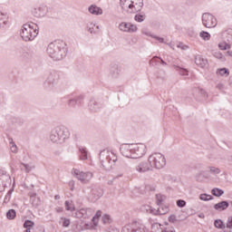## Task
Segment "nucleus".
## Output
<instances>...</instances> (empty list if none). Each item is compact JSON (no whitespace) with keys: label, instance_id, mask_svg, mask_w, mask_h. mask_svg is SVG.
Here are the masks:
<instances>
[{"label":"nucleus","instance_id":"15","mask_svg":"<svg viewBox=\"0 0 232 232\" xmlns=\"http://www.w3.org/2000/svg\"><path fill=\"white\" fill-rule=\"evenodd\" d=\"M131 14H139L144 8V0H132Z\"/></svg>","mask_w":232,"mask_h":232},{"label":"nucleus","instance_id":"9","mask_svg":"<svg viewBox=\"0 0 232 232\" xmlns=\"http://www.w3.org/2000/svg\"><path fill=\"white\" fill-rule=\"evenodd\" d=\"M121 232H144L142 225L137 221H133L130 224L125 225L122 227Z\"/></svg>","mask_w":232,"mask_h":232},{"label":"nucleus","instance_id":"32","mask_svg":"<svg viewBox=\"0 0 232 232\" xmlns=\"http://www.w3.org/2000/svg\"><path fill=\"white\" fill-rule=\"evenodd\" d=\"M80 160H88V150L84 147H79Z\"/></svg>","mask_w":232,"mask_h":232},{"label":"nucleus","instance_id":"19","mask_svg":"<svg viewBox=\"0 0 232 232\" xmlns=\"http://www.w3.org/2000/svg\"><path fill=\"white\" fill-rule=\"evenodd\" d=\"M213 208L216 211H219V212L226 211V209L229 208V201L227 200L219 201L218 203H216Z\"/></svg>","mask_w":232,"mask_h":232},{"label":"nucleus","instance_id":"27","mask_svg":"<svg viewBox=\"0 0 232 232\" xmlns=\"http://www.w3.org/2000/svg\"><path fill=\"white\" fill-rule=\"evenodd\" d=\"M134 21H136V23H144V21H146V13H136V14L134 15Z\"/></svg>","mask_w":232,"mask_h":232},{"label":"nucleus","instance_id":"10","mask_svg":"<svg viewBox=\"0 0 232 232\" xmlns=\"http://www.w3.org/2000/svg\"><path fill=\"white\" fill-rule=\"evenodd\" d=\"M84 101V95H78L73 98H69L67 101V105L69 108H75L76 106H81Z\"/></svg>","mask_w":232,"mask_h":232},{"label":"nucleus","instance_id":"3","mask_svg":"<svg viewBox=\"0 0 232 232\" xmlns=\"http://www.w3.org/2000/svg\"><path fill=\"white\" fill-rule=\"evenodd\" d=\"M70 139V130L64 125L57 126L51 130L50 140L56 144H63Z\"/></svg>","mask_w":232,"mask_h":232},{"label":"nucleus","instance_id":"48","mask_svg":"<svg viewBox=\"0 0 232 232\" xmlns=\"http://www.w3.org/2000/svg\"><path fill=\"white\" fill-rule=\"evenodd\" d=\"M88 209L89 208H80L78 210V213H80V218H86V217H88V215L86 213H88Z\"/></svg>","mask_w":232,"mask_h":232},{"label":"nucleus","instance_id":"13","mask_svg":"<svg viewBox=\"0 0 232 232\" xmlns=\"http://www.w3.org/2000/svg\"><path fill=\"white\" fill-rule=\"evenodd\" d=\"M137 171L139 173H146L148 171H153L151 164L148 163V161H141L136 167Z\"/></svg>","mask_w":232,"mask_h":232},{"label":"nucleus","instance_id":"16","mask_svg":"<svg viewBox=\"0 0 232 232\" xmlns=\"http://www.w3.org/2000/svg\"><path fill=\"white\" fill-rule=\"evenodd\" d=\"M55 82L54 74L50 72L44 82V87L45 90H52L53 88V83Z\"/></svg>","mask_w":232,"mask_h":232},{"label":"nucleus","instance_id":"64","mask_svg":"<svg viewBox=\"0 0 232 232\" xmlns=\"http://www.w3.org/2000/svg\"><path fill=\"white\" fill-rule=\"evenodd\" d=\"M72 217L74 218H81V214L79 213V210H77L76 212L72 213Z\"/></svg>","mask_w":232,"mask_h":232},{"label":"nucleus","instance_id":"50","mask_svg":"<svg viewBox=\"0 0 232 232\" xmlns=\"http://www.w3.org/2000/svg\"><path fill=\"white\" fill-rule=\"evenodd\" d=\"M156 78L157 79H160V81H164V79H166V72L164 71H160L157 74H156Z\"/></svg>","mask_w":232,"mask_h":232},{"label":"nucleus","instance_id":"36","mask_svg":"<svg viewBox=\"0 0 232 232\" xmlns=\"http://www.w3.org/2000/svg\"><path fill=\"white\" fill-rule=\"evenodd\" d=\"M215 198L212 195L208 193H203L199 195V199L203 200V202H209V200H213Z\"/></svg>","mask_w":232,"mask_h":232},{"label":"nucleus","instance_id":"1","mask_svg":"<svg viewBox=\"0 0 232 232\" xmlns=\"http://www.w3.org/2000/svg\"><path fill=\"white\" fill-rule=\"evenodd\" d=\"M47 53L53 61H63L68 55V45L63 40L54 41L47 46Z\"/></svg>","mask_w":232,"mask_h":232},{"label":"nucleus","instance_id":"35","mask_svg":"<svg viewBox=\"0 0 232 232\" xmlns=\"http://www.w3.org/2000/svg\"><path fill=\"white\" fill-rule=\"evenodd\" d=\"M211 194L214 197L220 198V197H222V195H224V189L218 188H214L211 189Z\"/></svg>","mask_w":232,"mask_h":232},{"label":"nucleus","instance_id":"17","mask_svg":"<svg viewBox=\"0 0 232 232\" xmlns=\"http://www.w3.org/2000/svg\"><path fill=\"white\" fill-rule=\"evenodd\" d=\"M169 208L168 206L160 205V208L158 209L150 208V213L151 215H166V213H169Z\"/></svg>","mask_w":232,"mask_h":232},{"label":"nucleus","instance_id":"54","mask_svg":"<svg viewBox=\"0 0 232 232\" xmlns=\"http://www.w3.org/2000/svg\"><path fill=\"white\" fill-rule=\"evenodd\" d=\"M210 172L214 175H218L220 173V169L217 167H209Z\"/></svg>","mask_w":232,"mask_h":232},{"label":"nucleus","instance_id":"4","mask_svg":"<svg viewBox=\"0 0 232 232\" xmlns=\"http://www.w3.org/2000/svg\"><path fill=\"white\" fill-rule=\"evenodd\" d=\"M100 162L106 171H110L113 169V166H115V162H117L118 158L117 155L113 152H110L108 149H104L100 151Z\"/></svg>","mask_w":232,"mask_h":232},{"label":"nucleus","instance_id":"47","mask_svg":"<svg viewBox=\"0 0 232 232\" xmlns=\"http://www.w3.org/2000/svg\"><path fill=\"white\" fill-rule=\"evenodd\" d=\"M102 221L103 224H111V217L108 214H104L102 218Z\"/></svg>","mask_w":232,"mask_h":232},{"label":"nucleus","instance_id":"57","mask_svg":"<svg viewBox=\"0 0 232 232\" xmlns=\"http://www.w3.org/2000/svg\"><path fill=\"white\" fill-rule=\"evenodd\" d=\"M227 229H232V216L228 217V218H227Z\"/></svg>","mask_w":232,"mask_h":232},{"label":"nucleus","instance_id":"28","mask_svg":"<svg viewBox=\"0 0 232 232\" xmlns=\"http://www.w3.org/2000/svg\"><path fill=\"white\" fill-rule=\"evenodd\" d=\"M174 70L176 72H179V75L188 76L189 75V71L184 67H180L179 65H173Z\"/></svg>","mask_w":232,"mask_h":232},{"label":"nucleus","instance_id":"49","mask_svg":"<svg viewBox=\"0 0 232 232\" xmlns=\"http://www.w3.org/2000/svg\"><path fill=\"white\" fill-rule=\"evenodd\" d=\"M61 220L63 221V227H70V225L72 224L70 218H61Z\"/></svg>","mask_w":232,"mask_h":232},{"label":"nucleus","instance_id":"7","mask_svg":"<svg viewBox=\"0 0 232 232\" xmlns=\"http://www.w3.org/2000/svg\"><path fill=\"white\" fill-rule=\"evenodd\" d=\"M72 173L76 177V179H78V180H81V182H82V184H88L93 177V173L82 171L81 172V170L77 169H73Z\"/></svg>","mask_w":232,"mask_h":232},{"label":"nucleus","instance_id":"61","mask_svg":"<svg viewBox=\"0 0 232 232\" xmlns=\"http://www.w3.org/2000/svg\"><path fill=\"white\" fill-rule=\"evenodd\" d=\"M161 232H177V231H175V228L173 227H169L163 229Z\"/></svg>","mask_w":232,"mask_h":232},{"label":"nucleus","instance_id":"44","mask_svg":"<svg viewBox=\"0 0 232 232\" xmlns=\"http://www.w3.org/2000/svg\"><path fill=\"white\" fill-rule=\"evenodd\" d=\"M212 55L216 57V59H219V61H226V57H224V54L218 51H212Z\"/></svg>","mask_w":232,"mask_h":232},{"label":"nucleus","instance_id":"20","mask_svg":"<svg viewBox=\"0 0 232 232\" xmlns=\"http://www.w3.org/2000/svg\"><path fill=\"white\" fill-rule=\"evenodd\" d=\"M101 108H102V105L99 102H97V101H95V99H91L90 102H89V110L92 112V113H97V111H99L101 110Z\"/></svg>","mask_w":232,"mask_h":232},{"label":"nucleus","instance_id":"62","mask_svg":"<svg viewBox=\"0 0 232 232\" xmlns=\"http://www.w3.org/2000/svg\"><path fill=\"white\" fill-rule=\"evenodd\" d=\"M94 26H95V24H91V26L87 25V30H88V32H90V34H93Z\"/></svg>","mask_w":232,"mask_h":232},{"label":"nucleus","instance_id":"59","mask_svg":"<svg viewBox=\"0 0 232 232\" xmlns=\"http://www.w3.org/2000/svg\"><path fill=\"white\" fill-rule=\"evenodd\" d=\"M11 151L12 153H17V145L15 143H12Z\"/></svg>","mask_w":232,"mask_h":232},{"label":"nucleus","instance_id":"25","mask_svg":"<svg viewBox=\"0 0 232 232\" xmlns=\"http://www.w3.org/2000/svg\"><path fill=\"white\" fill-rule=\"evenodd\" d=\"M150 64L151 66H159L161 64L162 66H168V63L161 57H154L150 61Z\"/></svg>","mask_w":232,"mask_h":232},{"label":"nucleus","instance_id":"6","mask_svg":"<svg viewBox=\"0 0 232 232\" xmlns=\"http://www.w3.org/2000/svg\"><path fill=\"white\" fill-rule=\"evenodd\" d=\"M149 164L151 168H156V169H162L166 166V157L161 153L155 152L149 156L148 159Z\"/></svg>","mask_w":232,"mask_h":232},{"label":"nucleus","instance_id":"41","mask_svg":"<svg viewBox=\"0 0 232 232\" xmlns=\"http://www.w3.org/2000/svg\"><path fill=\"white\" fill-rule=\"evenodd\" d=\"M14 188L13 187L8 190L7 194L4 198V204H8L10 202V198H12V193H14Z\"/></svg>","mask_w":232,"mask_h":232},{"label":"nucleus","instance_id":"12","mask_svg":"<svg viewBox=\"0 0 232 232\" xmlns=\"http://www.w3.org/2000/svg\"><path fill=\"white\" fill-rule=\"evenodd\" d=\"M102 195H104V192L102 191V188H92L91 190V202L95 203L99 200V198H101V197H102Z\"/></svg>","mask_w":232,"mask_h":232},{"label":"nucleus","instance_id":"33","mask_svg":"<svg viewBox=\"0 0 232 232\" xmlns=\"http://www.w3.org/2000/svg\"><path fill=\"white\" fill-rule=\"evenodd\" d=\"M230 42H226V41H223V42H220L218 46L219 48V50H223V51H226V50H231V44H229Z\"/></svg>","mask_w":232,"mask_h":232},{"label":"nucleus","instance_id":"52","mask_svg":"<svg viewBox=\"0 0 232 232\" xmlns=\"http://www.w3.org/2000/svg\"><path fill=\"white\" fill-rule=\"evenodd\" d=\"M169 222L170 224H175V222H178L179 219H177V216L175 214H171L169 217Z\"/></svg>","mask_w":232,"mask_h":232},{"label":"nucleus","instance_id":"51","mask_svg":"<svg viewBox=\"0 0 232 232\" xmlns=\"http://www.w3.org/2000/svg\"><path fill=\"white\" fill-rule=\"evenodd\" d=\"M186 200L184 199H178L176 201V205L178 206V208H186Z\"/></svg>","mask_w":232,"mask_h":232},{"label":"nucleus","instance_id":"60","mask_svg":"<svg viewBox=\"0 0 232 232\" xmlns=\"http://www.w3.org/2000/svg\"><path fill=\"white\" fill-rule=\"evenodd\" d=\"M156 198L158 206H162V202H164V199H162V198H159V195H156Z\"/></svg>","mask_w":232,"mask_h":232},{"label":"nucleus","instance_id":"34","mask_svg":"<svg viewBox=\"0 0 232 232\" xmlns=\"http://www.w3.org/2000/svg\"><path fill=\"white\" fill-rule=\"evenodd\" d=\"M214 226L217 227V229H226V223L222 219H216L214 221Z\"/></svg>","mask_w":232,"mask_h":232},{"label":"nucleus","instance_id":"22","mask_svg":"<svg viewBox=\"0 0 232 232\" xmlns=\"http://www.w3.org/2000/svg\"><path fill=\"white\" fill-rule=\"evenodd\" d=\"M195 63L197 66H199V68H206V65L208 64V59H205L202 57V55L198 54L195 57Z\"/></svg>","mask_w":232,"mask_h":232},{"label":"nucleus","instance_id":"26","mask_svg":"<svg viewBox=\"0 0 232 232\" xmlns=\"http://www.w3.org/2000/svg\"><path fill=\"white\" fill-rule=\"evenodd\" d=\"M8 24V14L0 13V28H5Z\"/></svg>","mask_w":232,"mask_h":232},{"label":"nucleus","instance_id":"38","mask_svg":"<svg viewBox=\"0 0 232 232\" xmlns=\"http://www.w3.org/2000/svg\"><path fill=\"white\" fill-rule=\"evenodd\" d=\"M17 213L15 212V209L11 208L6 212V218L8 220H14L16 217Z\"/></svg>","mask_w":232,"mask_h":232},{"label":"nucleus","instance_id":"37","mask_svg":"<svg viewBox=\"0 0 232 232\" xmlns=\"http://www.w3.org/2000/svg\"><path fill=\"white\" fill-rule=\"evenodd\" d=\"M66 211H75V205L72 201L66 200L64 202Z\"/></svg>","mask_w":232,"mask_h":232},{"label":"nucleus","instance_id":"42","mask_svg":"<svg viewBox=\"0 0 232 232\" xmlns=\"http://www.w3.org/2000/svg\"><path fill=\"white\" fill-rule=\"evenodd\" d=\"M224 37H226L227 43H232V29H227L223 33Z\"/></svg>","mask_w":232,"mask_h":232},{"label":"nucleus","instance_id":"21","mask_svg":"<svg viewBox=\"0 0 232 232\" xmlns=\"http://www.w3.org/2000/svg\"><path fill=\"white\" fill-rule=\"evenodd\" d=\"M0 180L2 182V188L3 189L0 191H5L8 186L12 185V178L10 177L9 174L4 175L3 177L0 178Z\"/></svg>","mask_w":232,"mask_h":232},{"label":"nucleus","instance_id":"53","mask_svg":"<svg viewBox=\"0 0 232 232\" xmlns=\"http://www.w3.org/2000/svg\"><path fill=\"white\" fill-rule=\"evenodd\" d=\"M203 179H204V171H200L196 175V180H198V182H201V180Z\"/></svg>","mask_w":232,"mask_h":232},{"label":"nucleus","instance_id":"55","mask_svg":"<svg viewBox=\"0 0 232 232\" xmlns=\"http://www.w3.org/2000/svg\"><path fill=\"white\" fill-rule=\"evenodd\" d=\"M121 169H122V171H128V169H130V166H128L126 162L121 161Z\"/></svg>","mask_w":232,"mask_h":232},{"label":"nucleus","instance_id":"43","mask_svg":"<svg viewBox=\"0 0 232 232\" xmlns=\"http://www.w3.org/2000/svg\"><path fill=\"white\" fill-rule=\"evenodd\" d=\"M199 36L201 37V39H203V41H209L211 39V34L206 31H201L199 33Z\"/></svg>","mask_w":232,"mask_h":232},{"label":"nucleus","instance_id":"45","mask_svg":"<svg viewBox=\"0 0 232 232\" xmlns=\"http://www.w3.org/2000/svg\"><path fill=\"white\" fill-rule=\"evenodd\" d=\"M146 35H148L149 37H152V39H156V41H159V43L164 44V37L151 34V33H146Z\"/></svg>","mask_w":232,"mask_h":232},{"label":"nucleus","instance_id":"58","mask_svg":"<svg viewBox=\"0 0 232 232\" xmlns=\"http://www.w3.org/2000/svg\"><path fill=\"white\" fill-rule=\"evenodd\" d=\"M28 24L29 28H32L33 30L34 29L39 30V25H37V24L31 23V24Z\"/></svg>","mask_w":232,"mask_h":232},{"label":"nucleus","instance_id":"39","mask_svg":"<svg viewBox=\"0 0 232 232\" xmlns=\"http://www.w3.org/2000/svg\"><path fill=\"white\" fill-rule=\"evenodd\" d=\"M119 29L121 30V32H127L128 33V30H130V23L121 22L119 24Z\"/></svg>","mask_w":232,"mask_h":232},{"label":"nucleus","instance_id":"11","mask_svg":"<svg viewBox=\"0 0 232 232\" xmlns=\"http://www.w3.org/2000/svg\"><path fill=\"white\" fill-rule=\"evenodd\" d=\"M16 55L20 59V61H24V63L28 62L29 59H32V53L24 48L16 49Z\"/></svg>","mask_w":232,"mask_h":232},{"label":"nucleus","instance_id":"63","mask_svg":"<svg viewBox=\"0 0 232 232\" xmlns=\"http://www.w3.org/2000/svg\"><path fill=\"white\" fill-rule=\"evenodd\" d=\"M199 93L204 97V99L208 97V92H206V91H204L203 89L199 91Z\"/></svg>","mask_w":232,"mask_h":232},{"label":"nucleus","instance_id":"2","mask_svg":"<svg viewBox=\"0 0 232 232\" xmlns=\"http://www.w3.org/2000/svg\"><path fill=\"white\" fill-rule=\"evenodd\" d=\"M120 151L127 159H140L146 155V145L142 143L123 144L121 145Z\"/></svg>","mask_w":232,"mask_h":232},{"label":"nucleus","instance_id":"5","mask_svg":"<svg viewBox=\"0 0 232 232\" xmlns=\"http://www.w3.org/2000/svg\"><path fill=\"white\" fill-rule=\"evenodd\" d=\"M39 34V29H32L28 24H24L21 28L20 35L25 43L34 41Z\"/></svg>","mask_w":232,"mask_h":232},{"label":"nucleus","instance_id":"30","mask_svg":"<svg viewBox=\"0 0 232 232\" xmlns=\"http://www.w3.org/2000/svg\"><path fill=\"white\" fill-rule=\"evenodd\" d=\"M150 223L151 224V232H162V225L160 223H153L151 219H150Z\"/></svg>","mask_w":232,"mask_h":232},{"label":"nucleus","instance_id":"40","mask_svg":"<svg viewBox=\"0 0 232 232\" xmlns=\"http://www.w3.org/2000/svg\"><path fill=\"white\" fill-rule=\"evenodd\" d=\"M217 74L218 75H221V77H224V75L226 77H227V75H229V69L227 68H220L217 70Z\"/></svg>","mask_w":232,"mask_h":232},{"label":"nucleus","instance_id":"46","mask_svg":"<svg viewBox=\"0 0 232 232\" xmlns=\"http://www.w3.org/2000/svg\"><path fill=\"white\" fill-rule=\"evenodd\" d=\"M137 30H139V27H137L136 24L129 23L128 34H135V32H137Z\"/></svg>","mask_w":232,"mask_h":232},{"label":"nucleus","instance_id":"29","mask_svg":"<svg viewBox=\"0 0 232 232\" xmlns=\"http://www.w3.org/2000/svg\"><path fill=\"white\" fill-rule=\"evenodd\" d=\"M102 217V210H97L95 215L92 218V222H93V227H97L99 226V218Z\"/></svg>","mask_w":232,"mask_h":232},{"label":"nucleus","instance_id":"14","mask_svg":"<svg viewBox=\"0 0 232 232\" xmlns=\"http://www.w3.org/2000/svg\"><path fill=\"white\" fill-rule=\"evenodd\" d=\"M32 14L34 17H44L48 14V7L46 5H41L32 10Z\"/></svg>","mask_w":232,"mask_h":232},{"label":"nucleus","instance_id":"24","mask_svg":"<svg viewBox=\"0 0 232 232\" xmlns=\"http://www.w3.org/2000/svg\"><path fill=\"white\" fill-rule=\"evenodd\" d=\"M88 11L92 15H102V8H101L95 5H91L88 8Z\"/></svg>","mask_w":232,"mask_h":232},{"label":"nucleus","instance_id":"8","mask_svg":"<svg viewBox=\"0 0 232 232\" xmlns=\"http://www.w3.org/2000/svg\"><path fill=\"white\" fill-rule=\"evenodd\" d=\"M202 24L206 28H215L217 26V18L209 13L202 14Z\"/></svg>","mask_w":232,"mask_h":232},{"label":"nucleus","instance_id":"56","mask_svg":"<svg viewBox=\"0 0 232 232\" xmlns=\"http://www.w3.org/2000/svg\"><path fill=\"white\" fill-rule=\"evenodd\" d=\"M83 227L85 229H95L97 227L93 226V222L84 223Z\"/></svg>","mask_w":232,"mask_h":232},{"label":"nucleus","instance_id":"31","mask_svg":"<svg viewBox=\"0 0 232 232\" xmlns=\"http://www.w3.org/2000/svg\"><path fill=\"white\" fill-rule=\"evenodd\" d=\"M37 197V193H33L31 196V200L34 208H39L41 206V198H35Z\"/></svg>","mask_w":232,"mask_h":232},{"label":"nucleus","instance_id":"18","mask_svg":"<svg viewBox=\"0 0 232 232\" xmlns=\"http://www.w3.org/2000/svg\"><path fill=\"white\" fill-rule=\"evenodd\" d=\"M132 2L133 0H123L121 3H120V6L123 12H126L127 14H131L132 10Z\"/></svg>","mask_w":232,"mask_h":232},{"label":"nucleus","instance_id":"23","mask_svg":"<svg viewBox=\"0 0 232 232\" xmlns=\"http://www.w3.org/2000/svg\"><path fill=\"white\" fill-rule=\"evenodd\" d=\"M121 72H122V67L121 65L113 64L111 66V74L112 75V77H114V79H117V77H119Z\"/></svg>","mask_w":232,"mask_h":232}]
</instances>
